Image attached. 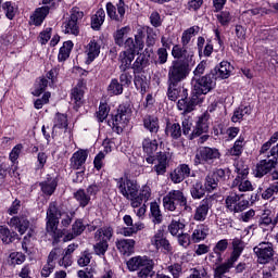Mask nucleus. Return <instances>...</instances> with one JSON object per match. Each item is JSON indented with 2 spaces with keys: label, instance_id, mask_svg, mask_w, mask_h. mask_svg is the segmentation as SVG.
I'll return each mask as SVG.
<instances>
[{
  "label": "nucleus",
  "instance_id": "obj_1",
  "mask_svg": "<svg viewBox=\"0 0 278 278\" xmlns=\"http://www.w3.org/2000/svg\"><path fill=\"white\" fill-rule=\"evenodd\" d=\"M73 218H75V211H64L58 207L56 202H51L47 210L46 216V229L47 232L52 236L54 240H60L63 238L64 230L58 229L61 220L62 227H71V223H73Z\"/></svg>",
  "mask_w": 278,
  "mask_h": 278
},
{
  "label": "nucleus",
  "instance_id": "obj_2",
  "mask_svg": "<svg viewBox=\"0 0 278 278\" xmlns=\"http://www.w3.org/2000/svg\"><path fill=\"white\" fill-rule=\"evenodd\" d=\"M116 187L127 201H130L131 207H140V198H138V192H140V186L136 180H131L127 177H121L116 179Z\"/></svg>",
  "mask_w": 278,
  "mask_h": 278
},
{
  "label": "nucleus",
  "instance_id": "obj_3",
  "mask_svg": "<svg viewBox=\"0 0 278 278\" xmlns=\"http://www.w3.org/2000/svg\"><path fill=\"white\" fill-rule=\"evenodd\" d=\"M113 236L114 228H112L111 226H104L102 228H99L94 232V255H98V257H102L103 260H105V253H108V250L110 249V240H112Z\"/></svg>",
  "mask_w": 278,
  "mask_h": 278
},
{
  "label": "nucleus",
  "instance_id": "obj_4",
  "mask_svg": "<svg viewBox=\"0 0 278 278\" xmlns=\"http://www.w3.org/2000/svg\"><path fill=\"white\" fill-rule=\"evenodd\" d=\"M128 270L138 271V277H153V261L147 256H134L126 263Z\"/></svg>",
  "mask_w": 278,
  "mask_h": 278
},
{
  "label": "nucleus",
  "instance_id": "obj_5",
  "mask_svg": "<svg viewBox=\"0 0 278 278\" xmlns=\"http://www.w3.org/2000/svg\"><path fill=\"white\" fill-rule=\"evenodd\" d=\"M190 75V63L173 61L168 67L167 84H181Z\"/></svg>",
  "mask_w": 278,
  "mask_h": 278
},
{
  "label": "nucleus",
  "instance_id": "obj_6",
  "mask_svg": "<svg viewBox=\"0 0 278 278\" xmlns=\"http://www.w3.org/2000/svg\"><path fill=\"white\" fill-rule=\"evenodd\" d=\"M218 160H220V151L218 149L201 147L195 152L193 164L194 166H205V164L212 166L214 163L218 162Z\"/></svg>",
  "mask_w": 278,
  "mask_h": 278
},
{
  "label": "nucleus",
  "instance_id": "obj_7",
  "mask_svg": "<svg viewBox=\"0 0 278 278\" xmlns=\"http://www.w3.org/2000/svg\"><path fill=\"white\" fill-rule=\"evenodd\" d=\"M267 159L261 160L255 167L254 175L255 177L262 178L265 175H268L273 168L277 166L278 160V144L274 146L269 153L265 155Z\"/></svg>",
  "mask_w": 278,
  "mask_h": 278
},
{
  "label": "nucleus",
  "instance_id": "obj_8",
  "mask_svg": "<svg viewBox=\"0 0 278 278\" xmlns=\"http://www.w3.org/2000/svg\"><path fill=\"white\" fill-rule=\"evenodd\" d=\"M177 205L188 208V198L181 190H172L163 198V207L167 212H175Z\"/></svg>",
  "mask_w": 278,
  "mask_h": 278
},
{
  "label": "nucleus",
  "instance_id": "obj_9",
  "mask_svg": "<svg viewBox=\"0 0 278 278\" xmlns=\"http://www.w3.org/2000/svg\"><path fill=\"white\" fill-rule=\"evenodd\" d=\"M131 118V112L126 106L121 105L116 114L112 115L111 119L109 121V125L112 126L113 131L115 134H121L124 131L125 127L129 125V121Z\"/></svg>",
  "mask_w": 278,
  "mask_h": 278
},
{
  "label": "nucleus",
  "instance_id": "obj_10",
  "mask_svg": "<svg viewBox=\"0 0 278 278\" xmlns=\"http://www.w3.org/2000/svg\"><path fill=\"white\" fill-rule=\"evenodd\" d=\"M235 173H237V176L231 187L238 188L239 192H253V184L247 178L249 177V167L237 164Z\"/></svg>",
  "mask_w": 278,
  "mask_h": 278
},
{
  "label": "nucleus",
  "instance_id": "obj_11",
  "mask_svg": "<svg viewBox=\"0 0 278 278\" xmlns=\"http://www.w3.org/2000/svg\"><path fill=\"white\" fill-rule=\"evenodd\" d=\"M191 86L195 94H207V92H211L216 88V79L212 73H210L200 78L193 77Z\"/></svg>",
  "mask_w": 278,
  "mask_h": 278
},
{
  "label": "nucleus",
  "instance_id": "obj_12",
  "mask_svg": "<svg viewBox=\"0 0 278 278\" xmlns=\"http://www.w3.org/2000/svg\"><path fill=\"white\" fill-rule=\"evenodd\" d=\"M225 203L228 212L233 214H240V212H244L249 207V200H244V195L238 193L227 195Z\"/></svg>",
  "mask_w": 278,
  "mask_h": 278
},
{
  "label": "nucleus",
  "instance_id": "obj_13",
  "mask_svg": "<svg viewBox=\"0 0 278 278\" xmlns=\"http://www.w3.org/2000/svg\"><path fill=\"white\" fill-rule=\"evenodd\" d=\"M258 264H268L275 256V248L271 242H261L253 248Z\"/></svg>",
  "mask_w": 278,
  "mask_h": 278
},
{
  "label": "nucleus",
  "instance_id": "obj_14",
  "mask_svg": "<svg viewBox=\"0 0 278 278\" xmlns=\"http://www.w3.org/2000/svg\"><path fill=\"white\" fill-rule=\"evenodd\" d=\"M150 244L156 251H163V253L168 254L173 253V245L170 241L166 239V235H164V230H157L154 236L150 239Z\"/></svg>",
  "mask_w": 278,
  "mask_h": 278
},
{
  "label": "nucleus",
  "instance_id": "obj_15",
  "mask_svg": "<svg viewBox=\"0 0 278 278\" xmlns=\"http://www.w3.org/2000/svg\"><path fill=\"white\" fill-rule=\"evenodd\" d=\"M81 18H84V12L77 8H73L70 20L64 24L65 34L77 36L79 34V21H81Z\"/></svg>",
  "mask_w": 278,
  "mask_h": 278
},
{
  "label": "nucleus",
  "instance_id": "obj_16",
  "mask_svg": "<svg viewBox=\"0 0 278 278\" xmlns=\"http://www.w3.org/2000/svg\"><path fill=\"white\" fill-rule=\"evenodd\" d=\"M142 151L146 157V162L148 164H155V152L157 151V148L160 147V141L157 139H151L149 137L143 138L142 142Z\"/></svg>",
  "mask_w": 278,
  "mask_h": 278
},
{
  "label": "nucleus",
  "instance_id": "obj_17",
  "mask_svg": "<svg viewBox=\"0 0 278 278\" xmlns=\"http://www.w3.org/2000/svg\"><path fill=\"white\" fill-rule=\"evenodd\" d=\"M207 131H210V113L205 112L198 117L195 126L189 135V140H194V138H199L203 134H207Z\"/></svg>",
  "mask_w": 278,
  "mask_h": 278
},
{
  "label": "nucleus",
  "instance_id": "obj_18",
  "mask_svg": "<svg viewBox=\"0 0 278 278\" xmlns=\"http://www.w3.org/2000/svg\"><path fill=\"white\" fill-rule=\"evenodd\" d=\"M125 0H119L116 7L112 2L106 3V14L111 21L123 23V18H125Z\"/></svg>",
  "mask_w": 278,
  "mask_h": 278
},
{
  "label": "nucleus",
  "instance_id": "obj_19",
  "mask_svg": "<svg viewBox=\"0 0 278 278\" xmlns=\"http://www.w3.org/2000/svg\"><path fill=\"white\" fill-rule=\"evenodd\" d=\"M174 62H185V64H192L194 52L188 51L186 46L175 45L172 49Z\"/></svg>",
  "mask_w": 278,
  "mask_h": 278
},
{
  "label": "nucleus",
  "instance_id": "obj_20",
  "mask_svg": "<svg viewBox=\"0 0 278 278\" xmlns=\"http://www.w3.org/2000/svg\"><path fill=\"white\" fill-rule=\"evenodd\" d=\"M212 208V198L203 199L199 205L195 207L193 214V220L198 223H204L207 218V214H210V210Z\"/></svg>",
  "mask_w": 278,
  "mask_h": 278
},
{
  "label": "nucleus",
  "instance_id": "obj_21",
  "mask_svg": "<svg viewBox=\"0 0 278 278\" xmlns=\"http://www.w3.org/2000/svg\"><path fill=\"white\" fill-rule=\"evenodd\" d=\"M123 220L127 227L122 228L121 233L126 238H129L134 236L137 231H142V229H144V225L141 222L134 224V218H131L130 215H125L123 217Z\"/></svg>",
  "mask_w": 278,
  "mask_h": 278
},
{
  "label": "nucleus",
  "instance_id": "obj_22",
  "mask_svg": "<svg viewBox=\"0 0 278 278\" xmlns=\"http://www.w3.org/2000/svg\"><path fill=\"white\" fill-rule=\"evenodd\" d=\"M62 253V249L54 248L48 255L47 263L43 265L41 269V277H49L53 270H55V260L60 257Z\"/></svg>",
  "mask_w": 278,
  "mask_h": 278
},
{
  "label": "nucleus",
  "instance_id": "obj_23",
  "mask_svg": "<svg viewBox=\"0 0 278 278\" xmlns=\"http://www.w3.org/2000/svg\"><path fill=\"white\" fill-rule=\"evenodd\" d=\"M156 164L153 166L152 170L160 176H165L168 168V154L166 152H159L155 156Z\"/></svg>",
  "mask_w": 278,
  "mask_h": 278
},
{
  "label": "nucleus",
  "instance_id": "obj_24",
  "mask_svg": "<svg viewBox=\"0 0 278 278\" xmlns=\"http://www.w3.org/2000/svg\"><path fill=\"white\" fill-rule=\"evenodd\" d=\"M214 79H229L231 76V63L228 61H222L219 65L211 72Z\"/></svg>",
  "mask_w": 278,
  "mask_h": 278
},
{
  "label": "nucleus",
  "instance_id": "obj_25",
  "mask_svg": "<svg viewBox=\"0 0 278 278\" xmlns=\"http://www.w3.org/2000/svg\"><path fill=\"white\" fill-rule=\"evenodd\" d=\"M9 227H14L23 236L27 229H29V219H27V216L20 215V216H13L8 222Z\"/></svg>",
  "mask_w": 278,
  "mask_h": 278
},
{
  "label": "nucleus",
  "instance_id": "obj_26",
  "mask_svg": "<svg viewBox=\"0 0 278 278\" xmlns=\"http://www.w3.org/2000/svg\"><path fill=\"white\" fill-rule=\"evenodd\" d=\"M123 47H125L126 50L124 52L126 53H134L136 54V49L139 51H142L144 49V41H142V37L140 35L135 36V41L134 38L129 37L124 41Z\"/></svg>",
  "mask_w": 278,
  "mask_h": 278
},
{
  "label": "nucleus",
  "instance_id": "obj_27",
  "mask_svg": "<svg viewBox=\"0 0 278 278\" xmlns=\"http://www.w3.org/2000/svg\"><path fill=\"white\" fill-rule=\"evenodd\" d=\"M85 53L87 55L86 64H92L93 60L101 53V43L92 39L85 48Z\"/></svg>",
  "mask_w": 278,
  "mask_h": 278
},
{
  "label": "nucleus",
  "instance_id": "obj_28",
  "mask_svg": "<svg viewBox=\"0 0 278 278\" xmlns=\"http://www.w3.org/2000/svg\"><path fill=\"white\" fill-rule=\"evenodd\" d=\"M88 160V152L85 150L76 151L71 157V167L74 170H83L84 164Z\"/></svg>",
  "mask_w": 278,
  "mask_h": 278
},
{
  "label": "nucleus",
  "instance_id": "obj_29",
  "mask_svg": "<svg viewBox=\"0 0 278 278\" xmlns=\"http://www.w3.org/2000/svg\"><path fill=\"white\" fill-rule=\"evenodd\" d=\"M210 236V226L207 224H199L192 231L191 240L194 243L203 242Z\"/></svg>",
  "mask_w": 278,
  "mask_h": 278
},
{
  "label": "nucleus",
  "instance_id": "obj_30",
  "mask_svg": "<svg viewBox=\"0 0 278 278\" xmlns=\"http://www.w3.org/2000/svg\"><path fill=\"white\" fill-rule=\"evenodd\" d=\"M49 10H51V8L47 5L37 8L33 15H30V23L36 27H40V25L45 23V18L49 16Z\"/></svg>",
  "mask_w": 278,
  "mask_h": 278
},
{
  "label": "nucleus",
  "instance_id": "obj_31",
  "mask_svg": "<svg viewBox=\"0 0 278 278\" xmlns=\"http://www.w3.org/2000/svg\"><path fill=\"white\" fill-rule=\"evenodd\" d=\"M116 249L122 253V255H126L129 257L134 253V247H136V241L134 239H119L116 241Z\"/></svg>",
  "mask_w": 278,
  "mask_h": 278
},
{
  "label": "nucleus",
  "instance_id": "obj_32",
  "mask_svg": "<svg viewBox=\"0 0 278 278\" xmlns=\"http://www.w3.org/2000/svg\"><path fill=\"white\" fill-rule=\"evenodd\" d=\"M197 47L199 58H210V55L214 53V45H212V41H207L205 43L204 37H198Z\"/></svg>",
  "mask_w": 278,
  "mask_h": 278
},
{
  "label": "nucleus",
  "instance_id": "obj_33",
  "mask_svg": "<svg viewBox=\"0 0 278 278\" xmlns=\"http://www.w3.org/2000/svg\"><path fill=\"white\" fill-rule=\"evenodd\" d=\"M86 231V226L81 219H76L75 223L72 225V232H67L64 238L63 242H71V240H75L77 236H81Z\"/></svg>",
  "mask_w": 278,
  "mask_h": 278
},
{
  "label": "nucleus",
  "instance_id": "obj_34",
  "mask_svg": "<svg viewBox=\"0 0 278 278\" xmlns=\"http://www.w3.org/2000/svg\"><path fill=\"white\" fill-rule=\"evenodd\" d=\"M144 129L150 131L151 136H157L160 131V119L155 116L148 115L143 118Z\"/></svg>",
  "mask_w": 278,
  "mask_h": 278
},
{
  "label": "nucleus",
  "instance_id": "obj_35",
  "mask_svg": "<svg viewBox=\"0 0 278 278\" xmlns=\"http://www.w3.org/2000/svg\"><path fill=\"white\" fill-rule=\"evenodd\" d=\"M135 59L136 54L122 51L118 55L119 71H129Z\"/></svg>",
  "mask_w": 278,
  "mask_h": 278
},
{
  "label": "nucleus",
  "instance_id": "obj_36",
  "mask_svg": "<svg viewBox=\"0 0 278 278\" xmlns=\"http://www.w3.org/2000/svg\"><path fill=\"white\" fill-rule=\"evenodd\" d=\"M39 186L43 194H47V197H51V194L55 192V188H58V178L48 176L45 181L39 184Z\"/></svg>",
  "mask_w": 278,
  "mask_h": 278
},
{
  "label": "nucleus",
  "instance_id": "obj_37",
  "mask_svg": "<svg viewBox=\"0 0 278 278\" xmlns=\"http://www.w3.org/2000/svg\"><path fill=\"white\" fill-rule=\"evenodd\" d=\"M71 101L74 103L75 110H79L84 105V88L81 86L72 89Z\"/></svg>",
  "mask_w": 278,
  "mask_h": 278
},
{
  "label": "nucleus",
  "instance_id": "obj_38",
  "mask_svg": "<svg viewBox=\"0 0 278 278\" xmlns=\"http://www.w3.org/2000/svg\"><path fill=\"white\" fill-rule=\"evenodd\" d=\"M103 23H105V10L99 9L96 14L91 16V28H93L94 31H99Z\"/></svg>",
  "mask_w": 278,
  "mask_h": 278
},
{
  "label": "nucleus",
  "instance_id": "obj_39",
  "mask_svg": "<svg viewBox=\"0 0 278 278\" xmlns=\"http://www.w3.org/2000/svg\"><path fill=\"white\" fill-rule=\"evenodd\" d=\"M0 238L4 244H10L18 240V233L11 232L9 227L0 226Z\"/></svg>",
  "mask_w": 278,
  "mask_h": 278
},
{
  "label": "nucleus",
  "instance_id": "obj_40",
  "mask_svg": "<svg viewBox=\"0 0 278 278\" xmlns=\"http://www.w3.org/2000/svg\"><path fill=\"white\" fill-rule=\"evenodd\" d=\"M74 199L79 204V207H88L90 204L91 198L85 189H78L74 192Z\"/></svg>",
  "mask_w": 278,
  "mask_h": 278
},
{
  "label": "nucleus",
  "instance_id": "obj_41",
  "mask_svg": "<svg viewBox=\"0 0 278 278\" xmlns=\"http://www.w3.org/2000/svg\"><path fill=\"white\" fill-rule=\"evenodd\" d=\"M106 92L109 97H118L123 94V85L116 78H112L108 88Z\"/></svg>",
  "mask_w": 278,
  "mask_h": 278
},
{
  "label": "nucleus",
  "instance_id": "obj_42",
  "mask_svg": "<svg viewBox=\"0 0 278 278\" xmlns=\"http://www.w3.org/2000/svg\"><path fill=\"white\" fill-rule=\"evenodd\" d=\"M229 247V241L227 239L219 240L213 248V253L217 257V262H223V253L227 251Z\"/></svg>",
  "mask_w": 278,
  "mask_h": 278
},
{
  "label": "nucleus",
  "instance_id": "obj_43",
  "mask_svg": "<svg viewBox=\"0 0 278 278\" xmlns=\"http://www.w3.org/2000/svg\"><path fill=\"white\" fill-rule=\"evenodd\" d=\"M165 134L167 136H170L173 140H179V138H181V125H179L178 123H167Z\"/></svg>",
  "mask_w": 278,
  "mask_h": 278
},
{
  "label": "nucleus",
  "instance_id": "obj_44",
  "mask_svg": "<svg viewBox=\"0 0 278 278\" xmlns=\"http://www.w3.org/2000/svg\"><path fill=\"white\" fill-rule=\"evenodd\" d=\"M73 41L68 40L63 43L59 51V62H66L71 56V51H73Z\"/></svg>",
  "mask_w": 278,
  "mask_h": 278
},
{
  "label": "nucleus",
  "instance_id": "obj_45",
  "mask_svg": "<svg viewBox=\"0 0 278 278\" xmlns=\"http://www.w3.org/2000/svg\"><path fill=\"white\" fill-rule=\"evenodd\" d=\"M135 87L140 90L141 94H146L149 89V80L144 75H136L134 79Z\"/></svg>",
  "mask_w": 278,
  "mask_h": 278
},
{
  "label": "nucleus",
  "instance_id": "obj_46",
  "mask_svg": "<svg viewBox=\"0 0 278 278\" xmlns=\"http://www.w3.org/2000/svg\"><path fill=\"white\" fill-rule=\"evenodd\" d=\"M147 66H149V60L147 59V56L144 54H140L136 61L132 63V71L134 73H142V71H144V68H147Z\"/></svg>",
  "mask_w": 278,
  "mask_h": 278
},
{
  "label": "nucleus",
  "instance_id": "obj_47",
  "mask_svg": "<svg viewBox=\"0 0 278 278\" xmlns=\"http://www.w3.org/2000/svg\"><path fill=\"white\" fill-rule=\"evenodd\" d=\"M197 34H199V26H192L186 29L181 36L182 47H188V45H190V40H192L193 36H197Z\"/></svg>",
  "mask_w": 278,
  "mask_h": 278
},
{
  "label": "nucleus",
  "instance_id": "obj_48",
  "mask_svg": "<svg viewBox=\"0 0 278 278\" xmlns=\"http://www.w3.org/2000/svg\"><path fill=\"white\" fill-rule=\"evenodd\" d=\"M190 194L192 199H203L205 197V188H203V182L197 180L190 189Z\"/></svg>",
  "mask_w": 278,
  "mask_h": 278
},
{
  "label": "nucleus",
  "instance_id": "obj_49",
  "mask_svg": "<svg viewBox=\"0 0 278 278\" xmlns=\"http://www.w3.org/2000/svg\"><path fill=\"white\" fill-rule=\"evenodd\" d=\"M150 212L153 218V223L160 225L163 220L162 211L160 210V204L157 202H151L150 204Z\"/></svg>",
  "mask_w": 278,
  "mask_h": 278
},
{
  "label": "nucleus",
  "instance_id": "obj_50",
  "mask_svg": "<svg viewBox=\"0 0 278 278\" xmlns=\"http://www.w3.org/2000/svg\"><path fill=\"white\" fill-rule=\"evenodd\" d=\"M269 225H278V223L275 224V217L273 219V217L270 216V211H265L262 215L261 218L258 220V227H261L262 229H264V227H268Z\"/></svg>",
  "mask_w": 278,
  "mask_h": 278
},
{
  "label": "nucleus",
  "instance_id": "obj_51",
  "mask_svg": "<svg viewBox=\"0 0 278 278\" xmlns=\"http://www.w3.org/2000/svg\"><path fill=\"white\" fill-rule=\"evenodd\" d=\"M177 108L182 114H190V112H194V106L190 103L188 98L180 99L177 103Z\"/></svg>",
  "mask_w": 278,
  "mask_h": 278
},
{
  "label": "nucleus",
  "instance_id": "obj_52",
  "mask_svg": "<svg viewBox=\"0 0 278 278\" xmlns=\"http://www.w3.org/2000/svg\"><path fill=\"white\" fill-rule=\"evenodd\" d=\"M68 127V117L62 113H58L54 118L53 129H66Z\"/></svg>",
  "mask_w": 278,
  "mask_h": 278
},
{
  "label": "nucleus",
  "instance_id": "obj_53",
  "mask_svg": "<svg viewBox=\"0 0 278 278\" xmlns=\"http://www.w3.org/2000/svg\"><path fill=\"white\" fill-rule=\"evenodd\" d=\"M186 229V224L180 220L173 219L168 226V231L172 236H179V231H184Z\"/></svg>",
  "mask_w": 278,
  "mask_h": 278
},
{
  "label": "nucleus",
  "instance_id": "obj_54",
  "mask_svg": "<svg viewBox=\"0 0 278 278\" xmlns=\"http://www.w3.org/2000/svg\"><path fill=\"white\" fill-rule=\"evenodd\" d=\"M216 18L222 27H229V24L231 23L233 16H231V13L229 11H222L216 15Z\"/></svg>",
  "mask_w": 278,
  "mask_h": 278
},
{
  "label": "nucleus",
  "instance_id": "obj_55",
  "mask_svg": "<svg viewBox=\"0 0 278 278\" xmlns=\"http://www.w3.org/2000/svg\"><path fill=\"white\" fill-rule=\"evenodd\" d=\"M108 116H110V105H108L105 102H101L99 105V111L97 112L99 123H103Z\"/></svg>",
  "mask_w": 278,
  "mask_h": 278
},
{
  "label": "nucleus",
  "instance_id": "obj_56",
  "mask_svg": "<svg viewBox=\"0 0 278 278\" xmlns=\"http://www.w3.org/2000/svg\"><path fill=\"white\" fill-rule=\"evenodd\" d=\"M204 186L207 192H213V190H216L218 188V179H216L215 176L210 173L205 177Z\"/></svg>",
  "mask_w": 278,
  "mask_h": 278
},
{
  "label": "nucleus",
  "instance_id": "obj_57",
  "mask_svg": "<svg viewBox=\"0 0 278 278\" xmlns=\"http://www.w3.org/2000/svg\"><path fill=\"white\" fill-rule=\"evenodd\" d=\"M137 199H139V207L142 205V202H147L149 199H151V187L148 185H144L140 191L137 193Z\"/></svg>",
  "mask_w": 278,
  "mask_h": 278
},
{
  "label": "nucleus",
  "instance_id": "obj_58",
  "mask_svg": "<svg viewBox=\"0 0 278 278\" xmlns=\"http://www.w3.org/2000/svg\"><path fill=\"white\" fill-rule=\"evenodd\" d=\"M128 31H129V27H127V26L122 27L121 29L115 31L114 40H115V45H117V47H123V45L125 42L124 38Z\"/></svg>",
  "mask_w": 278,
  "mask_h": 278
},
{
  "label": "nucleus",
  "instance_id": "obj_59",
  "mask_svg": "<svg viewBox=\"0 0 278 278\" xmlns=\"http://www.w3.org/2000/svg\"><path fill=\"white\" fill-rule=\"evenodd\" d=\"M275 194H278V182L269 185V187L265 191H263L262 199L268 201L270 199H275L273 198Z\"/></svg>",
  "mask_w": 278,
  "mask_h": 278
},
{
  "label": "nucleus",
  "instance_id": "obj_60",
  "mask_svg": "<svg viewBox=\"0 0 278 278\" xmlns=\"http://www.w3.org/2000/svg\"><path fill=\"white\" fill-rule=\"evenodd\" d=\"M168 85V89H167V97L169 101H176L179 99V88H177V86H179V84H172V83H167Z\"/></svg>",
  "mask_w": 278,
  "mask_h": 278
},
{
  "label": "nucleus",
  "instance_id": "obj_61",
  "mask_svg": "<svg viewBox=\"0 0 278 278\" xmlns=\"http://www.w3.org/2000/svg\"><path fill=\"white\" fill-rule=\"evenodd\" d=\"M230 268L227 267V265L220 264L214 269V277L219 278H231L229 275Z\"/></svg>",
  "mask_w": 278,
  "mask_h": 278
},
{
  "label": "nucleus",
  "instance_id": "obj_62",
  "mask_svg": "<svg viewBox=\"0 0 278 278\" xmlns=\"http://www.w3.org/2000/svg\"><path fill=\"white\" fill-rule=\"evenodd\" d=\"M245 114H250V109L248 106H241L233 112L231 117L232 123H238L244 118Z\"/></svg>",
  "mask_w": 278,
  "mask_h": 278
},
{
  "label": "nucleus",
  "instance_id": "obj_63",
  "mask_svg": "<svg viewBox=\"0 0 278 278\" xmlns=\"http://www.w3.org/2000/svg\"><path fill=\"white\" fill-rule=\"evenodd\" d=\"M277 140H278V132H275L270 137V139L262 146V148L260 150V154L264 155V154L268 153V151H270V147H273V144H275V142H277Z\"/></svg>",
  "mask_w": 278,
  "mask_h": 278
},
{
  "label": "nucleus",
  "instance_id": "obj_64",
  "mask_svg": "<svg viewBox=\"0 0 278 278\" xmlns=\"http://www.w3.org/2000/svg\"><path fill=\"white\" fill-rule=\"evenodd\" d=\"M9 260H11V264L21 265L25 262L26 256H25V254H23V252H12L9 255Z\"/></svg>",
  "mask_w": 278,
  "mask_h": 278
}]
</instances>
